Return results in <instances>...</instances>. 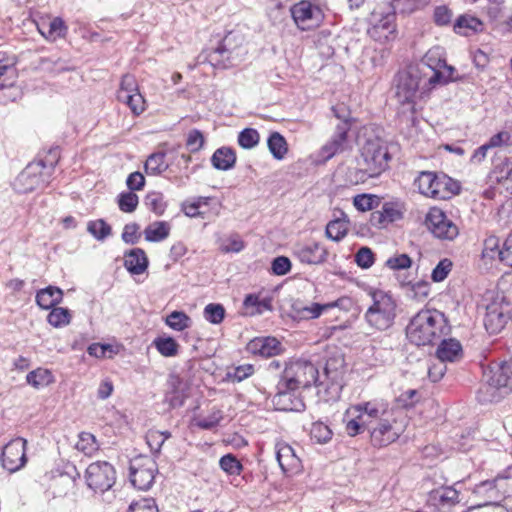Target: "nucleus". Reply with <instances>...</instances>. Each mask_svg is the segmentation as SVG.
I'll return each instance as SVG.
<instances>
[{
  "label": "nucleus",
  "instance_id": "1",
  "mask_svg": "<svg viewBox=\"0 0 512 512\" xmlns=\"http://www.w3.org/2000/svg\"><path fill=\"white\" fill-rule=\"evenodd\" d=\"M446 70V50L444 47L434 46L420 62L398 72L394 79V89L395 97L401 105V113L409 112L413 120L414 114L420 108L418 100L422 95L437 84L447 83Z\"/></svg>",
  "mask_w": 512,
  "mask_h": 512
},
{
  "label": "nucleus",
  "instance_id": "2",
  "mask_svg": "<svg viewBox=\"0 0 512 512\" xmlns=\"http://www.w3.org/2000/svg\"><path fill=\"white\" fill-rule=\"evenodd\" d=\"M364 423L374 447H386L399 439L405 431V419L401 412L382 400L365 402Z\"/></svg>",
  "mask_w": 512,
  "mask_h": 512
},
{
  "label": "nucleus",
  "instance_id": "3",
  "mask_svg": "<svg viewBox=\"0 0 512 512\" xmlns=\"http://www.w3.org/2000/svg\"><path fill=\"white\" fill-rule=\"evenodd\" d=\"M487 295H490V302L486 305L484 326L489 334H498L511 320L512 275L503 276L497 284L496 292Z\"/></svg>",
  "mask_w": 512,
  "mask_h": 512
},
{
  "label": "nucleus",
  "instance_id": "4",
  "mask_svg": "<svg viewBox=\"0 0 512 512\" xmlns=\"http://www.w3.org/2000/svg\"><path fill=\"white\" fill-rule=\"evenodd\" d=\"M391 155L385 140L380 137H369L360 148L358 169L355 170L356 183L367 178L378 177L388 168Z\"/></svg>",
  "mask_w": 512,
  "mask_h": 512
},
{
  "label": "nucleus",
  "instance_id": "5",
  "mask_svg": "<svg viewBox=\"0 0 512 512\" xmlns=\"http://www.w3.org/2000/svg\"><path fill=\"white\" fill-rule=\"evenodd\" d=\"M447 323L444 312L437 309L421 310L407 325L406 336L417 346L432 344L434 339L444 335Z\"/></svg>",
  "mask_w": 512,
  "mask_h": 512
},
{
  "label": "nucleus",
  "instance_id": "6",
  "mask_svg": "<svg viewBox=\"0 0 512 512\" xmlns=\"http://www.w3.org/2000/svg\"><path fill=\"white\" fill-rule=\"evenodd\" d=\"M397 11L398 7H395L392 1L378 5L370 15L368 35L381 43L394 39L397 32Z\"/></svg>",
  "mask_w": 512,
  "mask_h": 512
},
{
  "label": "nucleus",
  "instance_id": "7",
  "mask_svg": "<svg viewBox=\"0 0 512 512\" xmlns=\"http://www.w3.org/2000/svg\"><path fill=\"white\" fill-rule=\"evenodd\" d=\"M372 305L365 312L364 318L369 326L377 330L391 327L396 317V302L388 293L375 290L370 293Z\"/></svg>",
  "mask_w": 512,
  "mask_h": 512
},
{
  "label": "nucleus",
  "instance_id": "8",
  "mask_svg": "<svg viewBox=\"0 0 512 512\" xmlns=\"http://www.w3.org/2000/svg\"><path fill=\"white\" fill-rule=\"evenodd\" d=\"M55 164L56 162L53 160L49 164L44 160L28 164L15 179L14 189L18 193H29L44 188L50 181V174Z\"/></svg>",
  "mask_w": 512,
  "mask_h": 512
},
{
  "label": "nucleus",
  "instance_id": "9",
  "mask_svg": "<svg viewBox=\"0 0 512 512\" xmlns=\"http://www.w3.org/2000/svg\"><path fill=\"white\" fill-rule=\"evenodd\" d=\"M288 386L294 387L296 390L305 389L312 384L316 386L324 385L321 380L318 368L311 362L305 360H297L286 365L280 376Z\"/></svg>",
  "mask_w": 512,
  "mask_h": 512
},
{
  "label": "nucleus",
  "instance_id": "10",
  "mask_svg": "<svg viewBox=\"0 0 512 512\" xmlns=\"http://www.w3.org/2000/svg\"><path fill=\"white\" fill-rule=\"evenodd\" d=\"M485 377L484 392L490 396L488 400L499 401L512 391V359L490 368Z\"/></svg>",
  "mask_w": 512,
  "mask_h": 512
},
{
  "label": "nucleus",
  "instance_id": "11",
  "mask_svg": "<svg viewBox=\"0 0 512 512\" xmlns=\"http://www.w3.org/2000/svg\"><path fill=\"white\" fill-rule=\"evenodd\" d=\"M157 473L158 465L150 456L138 455L129 462V479L138 490H149Z\"/></svg>",
  "mask_w": 512,
  "mask_h": 512
},
{
  "label": "nucleus",
  "instance_id": "12",
  "mask_svg": "<svg viewBox=\"0 0 512 512\" xmlns=\"http://www.w3.org/2000/svg\"><path fill=\"white\" fill-rule=\"evenodd\" d=\"M85 480L87 486L95 493H104L115 484L116 471L106 461L94 462L86 468Z\"/></svg>",
  "mask_w": 512,
  "mask_h": 512
},
{
  "label": "nucleus",
  "instance_id": "13",
  "mask_svg": "<svg viewBox=\"0 0 512 512\" xmlns=\"http://www.w3.org/2000/svg\"><path fill=\"white\" fill-rule=\"evenodd\" d=\"M117 100L126 104L135 116H139L146 109V102L139 92L137 81L135 77L130 74H125L122 77L120 87L117 91Z\"/></svg>",
  "mask_w": 512,
  "mask_h": 512
},
{
  "label": "nucleus",
  "instance_id": "14",
  "mask_svg": "<svg viewBox=\"0 0 512 512\" xmlns=\"http://www.w3.org/2000/svg\"><path fill=\"white\" fill-rule=\"evenodd\" d=\"M290 11L296 26L304 31L318 27L324 18L321 8L309 0L294 4Z\"/></svg>",
  "mask_w": 512,
  "mask_h": 512
},
{
  "label": "nucleus",
  "instance_id": "15",
  "mask_svg": "<svg viewBox=\"0 0 512 512\" xmlns=\"http://www.w3.org/2000/svg\"><path fill=\"white\" fill-rule=\"evenodd\" d=\"M345 374V360L342 355H336L327 359L322 373L321 380L325 382L323 385L327 391L334 396H338L342 390V382Z\"/></svg>",
  "mask_w": 512,
  "mask_h": 512
},
{
  "label": "nucleus",
  "instance_id": "16",
  "mask_svg": "<svg viewBox=\"0 0 512 512\" xmlns=\"http://www.w3.org/2000/svg\"><path fill=\"white\" fill-rule=\"evenodd\" d=\"M298 390L288 386L283 379H279L276 385V393L272 403L276 410L287 412H300L305 409L302 398L297 395Z\"/></svg>",
  "mask_w": 512,
  "mask_h": 512
},
{
  "label": "nucleus",
  "instance_id": "17",
  "mask_svg": "<svg viewBox=\"0 0 512 512\" xmlns=\"http://www.w3.org/2000/svg\"><path fill=\"white\" fill-rule=\"evenodd\" d=\"M209 62L222 69L236 65L239 60V52L237 45L234 44V36L228 33L219 45L209 53Z\"/></svg>",
  "mask_w": 512,
  "mask_h": 512
},
{
  "label": "nucleus",
  "instance_id": "18",
  "mask_svg": "<svg viewBox=\"0 0 512 512\" xmlns=\"http://www.w3.org/2000/svg\"><path fill=\"white\" fill-rule=\"evenodd\" d=\"M25 450L26 441L22 438H16L6 444L1 454L3 468L10 473L21 469L27 461Z\"/></svg>",
  "mask_w": 512,
  "mask_h": 512
},
{
  "label": "nucleus",
  "instance_id": "19",
  "mask_svg": "<svg viewBox=\"0 0 512 512\" xmlns=\"http://www.w3.org/2000/svg\"><path fill=\"white\" fill-rule=\"evenodd\" d=\"M247 351L254 355L269 358L281 354L284 350L282 343L275 337H256L250 340Z\"/></svg>",
  "mask_w": 512,
  "mask_h": 512
},
{
  "label": "nucleus",
  "instance_id": "20",
  "mask_svg": "<svg viewBox=\"0 0 512 512\" xmlns=\"http://www.w3.org/2000/svg\"><path fill=\"white\" fill-rule=\"evenodd\" d=\"M276 459L286 474H297L302 471L300 458L296 455L293 447L287 443L276 444Z\"/></svg>",
  "mask_w": 512,
  "mask_h": 512
},
{
  "label": "nucleus",
  "instance_id": "21",
  "mask_svg": "<svg viewBox=\"0 0 512 512\" xmlns=\"http://www.w3.org/2000/svg\"><path fill=\"white\" fill-rule=\"evenodd\" d=\"M344 301L345 299H338L325 304L312 303L311 305H303L300 302H296L292 305V317L298 320L316 319L324 311L334 307H339Z\"/></svg>",
  "mask_w": 512,
  "mask_h": 512
},
{
  "label": "nucleus",
  "instance_id": "22",
  "mask_svg": "<svg viewBox=\"0 0 512 512\" xmlns=\"http://www.w3.org/2000/svg\"><path fill=\"white\" fill-rule=\"evenodd\" d=\"M294 254L302 263L317 265L326 261L328 252L323 245L312 242L295 247Z\"/></svg>",
  "mask_w": 512,
  "mask_h": 512
},
{
  "label": "nucleus",
  "instance_id": "23",
  "mask_svg": "<svg viewBox=\"0 0 512 512\" xmlns=\"http://www.w3.org/2000/svg\"><path fill=\"white\" fill-rule=\"evenodd\" d=\"M426 225L434 236L447 239L448 238V221L443 210L433 207L426 216Z\"/></svg>",
  "mask_w": 512,
  "mask_h": 512
},
{
  "label": "nucleus",
  "instance_id": "24",
  "mask_svg": "<svg viewBox=\"0 0 512 512\" xmlns=\"http://www.w3.org/2000/svg\"><path fill=\"white\" fill-rule=\"evenodd\" d=\"M435 357L438 363L432 364L428 369L429 378L433 382L441 380L447 369L448 361V338H442L436 350Z\"/></svg>",
  "mask_w": 512,
  "mask_h": 512
},
{
  "label": "nucleus",
  "instance_id": "25",
  "mask_svg": "<svg viewBox=\"0 0 512 512\" xmlns=\"http://www.w3.org/2000/svg\"><path fill=\"white\" fill-rule=\"evenodd\" d=\"M148 258L141 248H133L124 254V267L132 275H140L148 267Z\"/></svg>",
  "mask_w": 512,
  "mask_h": 512
},
{
  "label": "nucleus",
  "instance_id": "26",
  "mask_svg": "<svg viewBox=\"0 0 512 512\" xmlns=\"http://www.w3.org/2000/svg\"><path fill=\"white\" fill-rule=\"evenodd\" d=\"M497 254L500 262L504 263L508 267H512V243H508L507 240L503 243L501 249H498L497 240L489 239L485 242V248L483 250L484 257L494 258Z\"/></svg>",
  "mask_w": 512,
  "mask_h": 512
},
{
  "label": "nucleus",
  "instance_id": "27",
  "mask_svg": "<svg viewBox=\"0 0 512 512\" xmlns=\"http://www.w3.org/2000/svg\"><path fill=\"white\" fill-rule=\"evenodd\" d=\"M35 300L41 309L48 310L62 302L63 291L59 287L49 285L37 291Z\"/></svg>",
  "mask_w": 512,
  "mask_h": 512
},
{
  "label": "nucleus",
  "instance_id": "28",
  "mask_svg": "<svg viewBox=\"0 0 512 512\" xmlns=\"http://www.w3.org/2000/svg\"><path fill=\"white\" fill-rule=\"evenodd\" d=\"M453 293V302L455 303V307L453 309L455 316H453V321L458 325H465L466 322L470 320L467 315V303L471 295L469 291H466L462 287H459V295L455 288L453 289Z\"/></svg>",
  "mask_w": 512,
  "mask_h": 512
},
{
  "label": "nucleus",
  "instance_id": "29",
  "mask_svg": "<svg viewBox=\"0 0 512 512\" xmlns=\"http://www.w3.org/2000/svg\"><path fill=\"white\" fill-rule=\"evenodd\" d=\"M501 479L512 480V466L508 467L503 473L492 480H485L475 485L473 493L476 495L487 496L488 498L497 497L496 482Z\"/></svg>",
  "mask_w": 512,
  "mask_h": 512
},
{
  "label": "nucleus",
  "instance_id": "30",
  "mask_svg": "<svg viewBox=\"0 0 512 512\" xmlns=\"http://www.w3.org/2000/svg\"><path fill=\"white\" fill-rule=\"evenodd\" d=\"M453 29L457 34L471 36L483 30V23L477 17L462 15L456 20Z\"/></svg>",
  "mask_w": 512,
  "mask_h": 512
},
{
  "label": "nucleus",
  "instance_id": "31",
  "mask_svg": "<svg viewBox=\"0 0 512 512\" xmlns=\"http://www.w3.org/2000/svg\"><path fill=\"white\" fill-rule=\"evenodd\" d=\"M235 162V151L229 147H221L217 149L211 157V163L217 170L227 171L234 167Z\"/></svg>",
  "mask_w": 512,
  "mask_h": 512
},
{
  "label": "nucleus",
  "instance_id": "32",
  "mask_svg": "<svg viewBox=\"0 0 512 512\" xmlns=\"http://www.w3.org/2000/svg\"><path fill=\"white\" fill-rule=\"evenodd\" d=\"M243 307L246 310V314L249 315L262 314L264 311L272 310L271 299L268 297L260 298L256 294L246 295L243 301Z\"/></svg>",
  "mask_w": 512,
  "mask_h": 512
},
{
  "label": "nucleus",
  "instance_id": "33",
  "mask_svg": "<svg viewBox=\"0 0 512 512\" xmlns=\"http://www.w3.org/2000/svg\"><path fill=\"white\" fill-rule=\"evenodd\" d=\"M512 176V156L504 157L500 162L494 163L489 173V178L497 184L506 185L509 177Z\"/></svg>",
  "mask_w": 512,
  "mask_h": 512
},
{
  "label": "nucleus",
  "instance_id": "34",
  "mask_svg": "<svg viewBox=\"0 0 512 512\" xmlns=\"http://www.w3.org/2000/svg\"><path fill=\"white\" fill-rule=\"evenodd\" d=\"M433 183L435 184V172L432 171H422L414 180V186L422 195L427 197L442 196L443 190H431Z\"/></svg>",
  "mask_w": 512,
  "mask_h": 512
},
{
  "label": "nucleus",
  "instance_id": "35",
  "mask_svg": "<svg viewBox=\"0 0 512 512\" xmlns=\"http://www.w3.org/2000/svg\"><path fill=\"white\" fill-rule=\"evenodd\" d=\"M170 224L166 221H155L149 224L145 230V239L149 242H160L166 239L170 233Z\"/></svg>",
  "mask_w": 512,
  "mask_h": 512
},
{
  "label": "nucleus",
  "instance_id": "36",
  "mask_svg": "<svg viewBox=\"0 0 512 512\" xmlns=\"http://www.w3.org/2000/svg\"><path fill=\"white\" fill-rule=\"evenodd\" d=\"M186 398L185 385L178 378L174 379L171 382V390L167 391L165 395V402L171 408H178L184 404Z\"/></svg>",
  "mask_w": 512,
  "mask_h": 512
},
{
  "label": "nucleus",
  "instance_id": "37",
  "mask_svg": "<svg viewBox=\"0 0 512 512\" xmlns=\"http://www.w3.org/2000/svg\"><path fill=\"white\" fill-rule=\"evenodd\" d=\"M54 381L52 373L48 369L37 368L29 372L26 376V382L36 389L48 386Z\"/></svg>",
  "mask_w": 512,
  "mask_h": 512
},
{
  "label": "nucleus",
  "instance_id": "38",
  "mask_svg": "<svg viewBox=\"0 0 512 512\" xmlns=\"http://www.w3.org/2000/svg\"><path fill=\"white\" fill-rule=\"evenodd\" d=\"M364 403H360L355 405L352 409L355 410L358 415L347 421L346 423V432L349 436H356L362 433L364 430H367V425L364 423L366 420L362 418L364 416Z\"/></svg>",
  "mask_w": 512,
  "mask_h": 512
},
{
  "label": "nucleus",
  "instance_id": "39",
  "mask_svg": "<svg viewBox=\"0 0 512 512\" xmlns=\"http://www.w3.org/2000/svg\"><path fill=\"white\" fill-rule=\"evenodd\" d=\"M267 145L269 151L277 160H282L288 151L287 142L279 132H273L270 134L267 140Z\"/></svg>",
  "mask_w": 512,
  "mask_h": 512
},
{
  "label": "nucleus",
  "instance_id": "40",
  "mask_svg": "<svg viewBox=\"0 0 512 512\" xmlns=\"http://www.w3.org/2000/svg\"><path fill=\"white\" fill-rule=\"evenodd\" d=\"M169 167L165 161V153L157 152L151 154L145 162L144 168L148 175H160Z\"/></svg>",
  "mask_w": 512,
  "mask_h": 512
},
{
  "label": "nucleus",
  "instance_id": "41",
  "mask_svg": "<svg viewBox=\"0 0 512 512\" xmlns=\"http://www.w3.org/2000/svg\"><path fill=\"white\" fill-rule=\"evenodd\" d=\"M38 30L45 38L55 40L66 34L67 26L61 18L56 17L49 22L47 27L43 25L38 27Z\"/></svg>",
  "mask_w": 512,
  "mask_h": 512
},
{
  "label": "nucleus",
  "instance_id": "42",
  "mask_svg": "<svg viewBox=\"0 0 512 512\" xmlns=\"http://www.w3.org/2000/svg\"><path fill=\"white\" fill-rule=\"evenodd\" d=\"M351 126V123H348L347 121L339 122L335 127V131L332 137L330 138V141L337 148H340L342 152L345 151L349 146L348 133L351 129Z\"/></svg>",
  "mask_w": 512,
  "mask_h": 512
},
{
  "label": "nucleus",
  "instance_id": "43",
  "mask_svg": "<svg viewBox=\"0 0 512 512\" xmlns=\"http://www.w3.org/2000/svg\"><path fill=\"white\" fill-rule=\"evenodd\" d=\"M348 223V220L345 219H335L328 222L325 231L327 238L336 242L341 241L347 235Z\"/></svg>",
  "mask_w": 512,
  "mask_h": 512
},
{
  "label": "nucleus",
  "instance_id": "44",
  "mask_svg": "<svg viewBox=\"0 0 512 512\" xmlns=\"http://www.w3.org/2000/svg\"><path fill=\"white\" fill-rule=\"evenodd\" d=\"M87 231L98 241H104L111 235V226L103 219L91 220L87 223Z\"/></svg>",
  "mask_w": 512,
  "mask_h": 512
},
{
  "label": "nucleus",
  "instance_id": "45",
  "mask_svg": "<svg viewBox=\"0 0 512 512\" xmlns=\"http://www.w3.org/2000/svg\"><path fill=\"white\" fill-rule=\"evenodd\" d=\"M47 316V321L55 328L67 326L71 321L69 309L63 307H53Z\"/></svg>",
  "mask_w": 512,
  "mask_h": 512
},
{
  "label": "nucleus",
  "instance_id": "46",
  "mask_svg": "<svg viewBox=\"0 0 512 512\" xmlns=\"http://www.w3.org/2000/svg\"><path fill=\"white\" fill-rule=\"evenodd\" d=\"M144 204L149 210L159 216L165 212L167 207V204L164 200V195L157 191L149 192L145 196Z\"/></svg>",
  "mask_w": 512,
  "mask_h": 512
},
{
  "label": "nucleus",
  "instance_id": "47",
  "mask_svg": "<svg viewBox=\"0 0 512 512\" xmlns=\"http://www.w3.org/2000/svg\"><path fill=\"white\" fill-rule=\"evenodd\" d=\"M166 325L176 331H183L191 326V318L182 311H173L165 319Z\"/></svg>",
  "mask_w": 512,
  "mask_h": 512
},
{
  "label": "nucleus",
  "instance_id": "48",
  "mask_svg": "<svg viewBox=\"0 0 512 512\" xmlns=\"http://www.w3.org/2000/svg\"><path fill=\"white\" fill-rule=\"evenodd\" d=\"M407 288V295L417 301L424 300L430 291V284L428 281L420 280L417 282H408L404 284Z\"/></svg>",
  "mask_w": 512,
  "mask_h": 512
},
{
  "label": "nucleus",
  "instance_id": "49",
  "mask_svg": "<svg viewBox=\"0 0 512 512\" xmlns=\"http://www.w3.org/2000/svg\"><path fill=\"white\" fill-rule=\"evenodd\" d=\"M453 432V449L466 451L472 446L474 431L471 428H467L464 431L454 428Z\"/></svg>",
  "mask_w": 512,
  "mask_h": 512
},
{
  "label": "nucleus",
  "instance_id": "50",
  "mask_svg": "<svg viewBox=\"0 0 512 512\" xmlns=\"http://www.w3.org/2000/svg\"><path fill=\"white\" fill-rule=\"evenodd\" d=\"M78 451L83 452L85 455H92L98 450V444L93 434L89 432H81L78 435V440L75 444Z\"/></svg>",
  "mask_w": 512,
  "mask_h": 512
},
{
  "label": "nucleus",
  "instance_id": "51",
  "mask_svg": "<svg viewBox=\"0 0 512 512\" xmlns=\"http://www.w3.org/2000/svg\"><path fill=\"white\" fill-rule=\"evenodd\" d=\"M332 435L333 432L327 424L321 421H317L312 424L310 436L315 442L325 444L331 440Z\"/></svg>",
  "mask_w": 512,
  "mask_h": 512
},
{
  "label": "nucleus",
  "instance_id": "52",
  "mask_svg": "<svg viewBox=\"0 0 512 512\" xmlns=\"http://www.w3.org/2000/svg\"><path fill=\"white\" fill-rule=\"evenodd\" d=\"M158 352L165 357H173L178 353V343L172 337H158L154 340Z\"/></svg>",
  "mask_w": 512,
  "mask_h": 512
},
{
  "label": "nucleus",
  "instance_id": "53",
  "mask_svg": "<svg viewBox=\"0 0 512 512\" xmlns=\"http://www.w3.org/2000/svg\"><path fill=\"white\" fill-rule=\"evenodd\" d=\"M225 308L219 303H210L205 306L203 316L211 324H220L225 318Z\"/></svg>",
  "mask_w": 512,
  "mask_h": 512
},
{
  "label": "nucleus",
  "instance_id": "54",
  "mask_svg": "<svg viewBox=\"0 0 512 512\" xmlns=\"http://www.w3.org/2000/svg\"><path fill=\"white\" fill-rule=\"evenodd\" d=\"M220 468L229 475H240L243 465L233 454H226L219 460Z\"/></svg>",
  "mask_w": 512,
  "mask_h": 512
},
{
  "label": "nucleus",
  "instance_id": "55",
  "mask_svg": "<svg viewBox=\"0 0 512 512\" xmlns=\"http://www.w3.org/2000/svg\"><path fill=\"white\" fill-rule=\"evenodd\" d=\"M353 204L359 211L373 210L379 206L380 198L376 195L359 194L354 197Z\"/></svg>",
  "mask_w": 512,
  "mask_h": 512
},
{
  "label": "nucleus",
  "instance_id": "56",
  "mask_svg": "<svg viewBox=\"0 0 512 512\" xmlns=\"http://www.w3.org/2000/svg\"><path fill=\"white\" fill-rule=\"evenodd\" d=\"M260 140V135L256 129L245 128L238 135V144L244 149L254 148Z\"/></svg>",
  "mask_w": 512,
  "mask_h": 512
},
{
  "label": "nucleus",
  "instance_id": "57",
  "mask_svg": "<svg viewBox=\"0 0 512 512\" xmlns=\"http://www.w3.org/2000/svg\"><path fill=\"white\" fill-rule=\"evenodd\" d=\"M138 205V196L133 192H123L118 196L119 209L125 213H132Z\"/></svg>",
  "mask_w": 512,
  "mask_h": 512
},
{
  "label": "nucleus",
  "instance_id": "58",
  "mask_svg": "<svg viewBox=\"0 0 512 512\" xmlns=\"http://www.w3.org/2000/svg\"><path fill=\"white\" fill-rule=\"evenodd\" d=\"M126 512H159L158 506L155 499L153 498H142L137 501H133Z\"/></svg>",
  "mask_w": 512,
  "mask_h": 512
},
{
  "label": "nucleus",
  "instance_id": "59",
  "mask_svg": "<svg viewBox=\"0 0 512 512\" xmlns=\"http://www.w3.org/2000/svg\"><path fill=\"white\" fill-rule=\"evenodd\" d=\"M428 504L440 509L448 505V488L442 486L439 489L432 490L428 496Z\"/></svg>",
  "mask_w": 512,
  "mask_h": 512
},
{
  "label": "nucleus",
  "instance_id": "60",
  "mask_svg": "<svg viewBox=\"0 0 512 512\" xmlns=\"http://www.w3.org/2000/svg\"><path fill=\"white\" fill-rule=\"evenodd\" d=\"M486 143L491 149L511 146L512 134L508 130H501L492 135Z\"/></svg>",
  "mask_w": 512,
  "mask_h": 512
},
{
  "label": "nucleus",
  "instance_id": "61",
  "mask_svg": "<svg viewBox=\"0 0 512 512\" xmlns=\"http://www.w3.org/2000/svg\"><path fill=\"white\" fill-rule=\"evenodd\" d=\"M355 262L362 269L370 268L375 262V255L369 247H361L355 254Z\"/></svg>",
  "mask_w": 512,
  "mask_h": 512
},
{
  "label": "nucleus",
  "instance_id": "62",
  "mask_svg": "<svg viewBox=\"0 0 512 512\" xmlns=\"http://www.w3.org/2000/svg\"><path fill=\"white\" fill-rule=\"evenodd\" d=\"M222 419V411L214 409L207 417L198 419L196 425L201 429L210 430L216 427Z\"/></svg>",
  "mask_w": 512,
  "mask_h": 512
},
{
  "label": "nucleus",
  "instance_id": "63",
  "mask_svg": "<svg viewBox=\"0 0 512 512\" xmlns=\"http://www.w3.org/2000/svg\"><path fill=\"white\" fill-rule=\"evenodd\" d=\"M166 441V437L163 436L162 431L149 430L146 434V442L154 454H158Z\"/></svg>",
  "mask_w": 512,
  "mask_h": 512
},
{
  "label": "nucleus",
  "instance_id": "64",
  "mask_svg": "<svg viewBox=\"0 0 512 512\" xmlns=\"http://www.w3.org/2000/svg\"><path fill=\"white\" fill-rule=\"evenodd\" d=\"M385 265L392 270H403L411 267L412 260L407 254H398L388 258Z\"/></svg>",
  "mask_w": 512,
  "mask_h": 512
}]
</instances>
